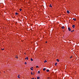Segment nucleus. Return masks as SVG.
I'll use <instances>...</instances> for the list:
<instances>
[{
  "label": "nucleus",
  "instance_id": "obj_1",
  "mask_svg": "<svg viewBox=\"0 0 79 79\" xmlns=\"http://www.w3.org/2000/svg\"><path fill=\"white\" fill-rule=\"evenodd\" d=\"M68 29L69 31H71V29L69 27V28H68Z\"/></svg>",
  "mask_w": 79,
  "mask_h": 79
},
{
  "label": "nucleus",
  "instance_id": "obj_2",
  "mask_svg": "<svg viewBox=\"0 0 79 79\" xmlns=\"http://www.w3.org/2000/svg\"><path fill=\"white\" fill-rule=\"evenodd\" d=\"M49 7L51 8H52V4L49 5Z\"/></svg>",
  "mask_w": 79,
  "mask_h": 79
},
{
  "label": "nucleus",
  "instance_id": "obj_3",
  "mask_svg": "<svg viewBox=\"0 0 79 79\" xmlns=\"http://www.w3.org/2000/svg\"><path fill=\"white\" fill-rule=\"evenodd\" d=\"M18 77L19 78V79L20 78V75H19L18 76Z\"/></svg>",
  "mask_w": 79,
  "mask_h": 79
},
{
  "label": "nucleus",
  "instance_id": "obj_4",
  "mask_svg": "<svg viewBox=\"0 0 79 79\" xmlns=\"http://www.w3.org/2000/svg\"><path fill=\"white\" fill-rule=\"evenodd\" d=\"M28 60V57H27L26 58H25V60Z\"/></svg>",
  "mask_w": 79,
  "mask_h": 79
},
{
  "label": "nucleus",
  "instance_id": "obj_5",
  "mask_svg": "<svg viewBox=\"0 0 79 79\" xmlns=\"http://www.w3.org/2000/svg\"><path fill=\"white\" fill-rule=\"evenodd\" d=\"M56 60L58 61V62H59L60 61V60H59L58 59H57Z\"/></svg>",
  "mask_w": 79,
  "mask_h": 79
},
{
  "label": "nucleus",
  "instance_id": "obj_6",
  "mask_svg": "<svg viewBox=\"0 0 79 79\" xmlns=\"http://www.w3.org/2000/svg\"><path fill=\"white\" fill-rule=\"evenodd\" d=\"M30 69L31 70H32H32H33V67H31V68H30Z\"/></svg>",
  "mask_w": 79,
  "mask_h": 79
},
{
  "label": "nucleus",
  "instance_id": "obj_7",
  "mask_svg": "<svg viewBox=\"0 0 79 79\" xmlns=\"http://www.w3.org/2000/svg\"><path fill=\"white\" fill-rule=\"evenodd\" d=\"M72 27L73 28H74V27H75V25H73L72 26Z\"/></svg>",
  "mask_w": 79,
  "mask_h": 79
},
{
  "label": "nucleus",
  "instance_id": "obj_8",
  "mask_svg": "<svg viewBox=\"0 0 79 79\" xmlns=\"http://www.w3.org/2000/svg\"><path fill=\"white\" fill-rule=\"evenodd\" d=\"M62 29H64V26L62 27Z\"/></svg>",
  "mask_w": 79,
  "mask_h": 79
},
{
  "label": "nucleus",
  "instance_id": "obj_9",
  "mask_svg": "<svg viewBox=\"0 0 79 79\" xmlns=\"http://www.w3.org/2000/svg\"><path fill=\"white\" fill-rule=\"evenodd\" d=\"M40 79V77H37V79Z\"/></svg>",
  "mask_w": 79,
  "mask_h": 79
},
{
  "label": "nucleus",
  "instance_id": "obj_10",
  "mask_svg": "<svg viewBox=\"0 0 79 79\" xmlns=\"http://www.w3.org/2000/svg\"><path fill=\"white\" fill-rule=\"evenodd\" d=\"M45 69H46L44 68V69H43V71H45Z\"/></svg>",
  "mask_w": 79,
  "mask_h": 79
},
{
  "label": "nucleus",
  "instance_id": "obj_11",
  "mask_svg": "<svg viewBox=\"0 0 79 79\" xmlns=\"http://www.w3.org/2000/svg\"><path fill=\"white\" fill-rule=\"evenodd\" d=\"M47 72H49V70L47 69L46 70Z\"/></svg>",
  "mask_w": 79,
  "mask_h": 79
},
{
  "label": "nucleus",
  "instance_id": "obj_12",
  "mask_svg": "<svg viewBox=\"0 0 79 79\" xmlns=\"http://www.w3.org/2000/svg\"><path fill=\"white\" fill-rule=\"evenodd\" d=\"M67 13H68V14H69V11H67Z\"/></svg>",
  "mask_w": 79,
  "mask_h": 79
},
{
  "label": "nucleus",
  "instance_id": "obj_13",
  "mask_svg": "<svg viewBox=\"0 0 79 79\" xmlns=\"http://www.w3.org/2000/svg\"><path fill=\"white\" fill-rule=\"evenodd\" d=\"M57 65V63H55V66H56Z\"/></svg>",
  "mask_w": 79,
  "mask_h": 79
},
{
  "label": "nucleus",
  "instance_id": "obj_14",
  "mask_svg": "<svg viewBox=\"0 0 79 79\" xmlns=\"http://www.w3.org/2000/svg\"><path fill=\"white\" fill-rule=\"evenodd\" d=\"M73 20H74V21H76V19H73Z\"/></svg>",
  "mask_w": 79,
  "mask_h": 79
},
{
  "label": "nucleus",
  "instance_id": "obj_15",
  "mask_svg": "<svg viewBox=\"0 0 79 79\" xmlns=\"http://www.w3.org/2000/svg\"><path fill=\"white\" fill-rule=\"evenodd\" d=\"M47 60H44V63H46V62H47Z\"/></svg>",
  "mask_w": 79,
  "mask_h": 79
},
{
  "label": "nucleus",
  "instance_id": "obj_16",
  "mask_svg": "<svg viewBox=\"0 0 79 79\" xmlns=\"http://www.w3.org/2000/svg\"><path fill=\"white\" fill-rule=\"evenodd\" d=\"M31 75H32V74H33V73H32V72H31Z\"/></svg>",
  "mask_w": 79,
  "mask_h": 79
},
{
  "label": "nucleus",
  "instance_id": "obj_17",
  "mask_svg": "<svg viewBox=\"0 0 79 79\" xmlns=\"http://www.w3.org/2000/svg\"><path fill=\"white\" fill-rule=\"evenodd\" d=\"M22 10V9H20V11H21V10Z\"/></svg>",
  "mask_w": 79,
  "mask_h": 79
},
{
  "label": "nucleus",
  "instance_id": "obj_18",
  "mask_svg": "<svg viewBox=\"0 0 79 79\" xmlns=\"http://www.w3.org/2000/svg\"><path fill=\"white\" fill-rule=\"evenodd\" d=\"M15 15H18V13H15Z\"/></svg>",
  "mask_w": 79,
  "mask_h": 79
},
{
  "label": "nucleus",
  "instance_id": "obj_19",
  "mask_svg": "<svg viewBox=\"0 0 79 79\" xmlns=\"http://www.w3.org/2000/svg\"><path fill=\"white\" fill-rule=\"evenodd\" d=\"M31 61H33V59H32L31 58Z\"/></svg>",
  "mask_w": 79,
  "mask_h": 79
},
{
  "label": "nucleus",
  "instance_id": "obj_20",
  "mask_svg": "<svg viewBox=\"0 0 79 79\" xmlns=\"http://www.w3.org/2000/svg\"><path fill=\"white\" fill-rule=\"evenodd\" d=\"M40 71H38V74H39H39H40Z\"/></svg>",
  "mask_w": 79,
  "mask_h": 79
},
{
  "label": "nucleus",
  "instance_id": "obj_21",
  "mask_svg": "<svg viewBox=\"0 0 79 79\" xmlns=\"http://www.w3.org/2000/svg\"><path fill=\"white\" fill-rule=\"evenodd\" d=\"M15 58H18L17 56H16V57H15Z\"/></svg>",
  "mask_w": 79,
  "mask_h": 79
},
{
  "label": "nucleus",
  "instance_id": "obj_22",
  "mask_svg": "<svg viewBox=\"0 0 79 79\" xmlns=\"http://www.w3.org/2000/svg\"><path fill=\"white\" fill-rule=\"evenodd\" d=\"M36 68H39V66H36Z\"/></svg>",
  "mask_w": 79,
  "mask_h": 79
},
{
  "label": "nucleus",
  "instance_id": "obj_23",
  "mask_svg": "<svg viewBox=\"0 0 79 79\" xmlns=\"http://www.w3.org/2000/svg\"><path fill=\"white\" fill-rule=\"evenodd\" d=\"M33 75L35 74V72H34L33 73Z\"/></svg>",
  "mask_w": 79,
  "mask_h": 79
},
{
  "label": "nucleus",
  "instance_id": "obj_24",
  "mask_svg": "<svg viewBox=\"0 0 79 79\" xmlns=\"http://www.w3.org/2000/svg\"><path fill=\"white\" fill-rule=\"evenodd\" d=\"M24 63L25 64H27V62H25Z\"/></svg>",
  "mask_w": 79,
  "mask_h": 79
},
{
  "label": "nucleus",
  "instance_id": "obj_25",
  "mask_svg": "<svg viewBox=\"0 0 79 79\" xmlns=\"http://www.w3.org/2000/svg\"><path fill=\"white\" fill-rule=\"evenodd\" d=\"M73 31H74V30H73V31H71V32H73Z\"/></svg>",
  "mask_w": 79,
  "mask_h": 79
},
{
  "label": "nucleus",
  "instance_id": "obj_26",
  "mask_svg": "<svg viewBox=\"0 0 79 79\" xmlns=\"http://www.w3.org/2000/svg\"><path fill=\"white\" fill-rule=\"evenodd\" d=\"M1 50H5V49H1Z\"/></svg>",
  "mask_w": 79,
  "mask_h": 79
},
{
  "label": "nucleus",
  "instance_id": "obj_27",
  "mask_svg": "<svg viewBox=\"0 0 79 79\" xmlns=\"http://www.w3.org/2000/svg\"><path fill=\"white\" fill-rule=\"evenodd\" d=\"M73 58V56H71L70 57V58L71 59V58Z\"/></svg>",
  "mask_w": 79,
  "mask_h": 79
},
{
  "label": "nucleus",
  "instance_id": "obj_28",
  "mask_svg": "<svg viewBox=\"0 0 79 79\" xmlns=\"http://www.w3.org/2000/svg\"><path fill=\"white\" fill-rule=\"evenodd\" d=\"M47 41L46 42V44H47Z\"/></svg>",
  "mask_w": 79,
  "mask_h": 79
},
{
  "label": "nucleus",
  "instance_id": "obj_29",
  "mask_svg": "<svg viewBox=\"0 0 79 79\" xmlns=\"http://www.w3.org/2000/svg\"><path fill=\"white\" fill-rule=\"evenodd\" d=\"M33 79H34V78H32Z\"/></svg>",
  "mask_w": 79,
  "mask_h": 79
},
{
  "label": "nucleus",
  "instance_id": "obj_30",
  "mask_svg": "<svg viewBox=\"0 0 79 79\" xmlns=\"http://www.w3.org/2000/svg\"><path fill=\"white\" fill-rule=\"evenodd\" d=\"M48 79H50V78L49 77L48 78Z\"/></svg>",
  "mask_w": 79,
  "mask_h": 79
},
{
  "label": "nucleus",
  "instance_id": "obj_31",
  "mask_svg": "<svg viewBox=\"0 0 79 79\" xmlns=\"http://www.w3.org/2000/svg\"><path fill=\"white\" fill-rule=\"evenodd\" d=\"M31 79H33L32 78Z\"/></svg>",
  "mask_w": 79,
  "mask_h": 79
}]
</instances>
